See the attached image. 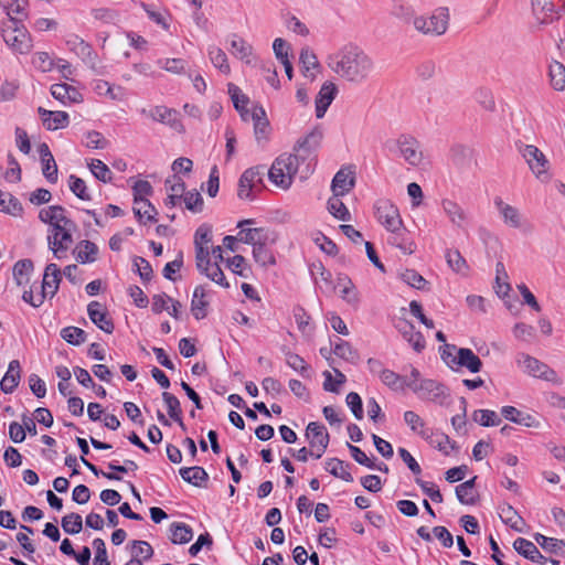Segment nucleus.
I'll return each instance as SVG.
<instances>
[{"label":"nucleus","instance_id":"44","mask_svg":"<svg viewBox=\"0 0 565 565\" xmlns=\"http://www.w3.org/2000/svg\"><path fill=\"white\" fill-rule=\"evenodd\" d=\"M380 380L383 384L388 386L394 391H402L407 386V380L392 370L386 369L385 372H382Z\"/></svg>","mask_w":565,"mask_h":565},{"label":"nucleus","instance_id":"53","mask_svg":"<svg viewBox=\"0 0 565 565\" xmlns=\"http://www.w3.org/2000/svg\"><path fill=\"white\" fill-rule=\"evenodd\" d=\"M333 353L351 363H355L359 359L356 351L352 349L349 342L338 339L334 343Z\"/></svg>","mask_w":565,"mask_h":565},{"label":"nucleus","instance_id":"24","mask_svg":"<svg viewBox=\"0 0 565 565\" xmlns=\"http://www.w3.org/2000/svg\"><path fill=\"white\" fill-rule=\"evenodd\" d=\"M420 437L424 438L430 446L438 449L444 455L448 456L450 450L455 448V443L450 441V438L440 431H434L431 429H422Z\"/></svg>","mask_w":565,"mask_h":565},{"label":"nucleus","instance_id":"9","mask_svg":"<svg viewBox=\"0 0 565 565\" xmlns=\"http://www.w3.org/2000/svg\"><path fill=\"white\" fill-rule=\"evenodd\" d=\"M324 132L321 126L313 127L303 138H300L294 147L295 156H298L302 163L309 159L321 146Z\"/></svg>","mask_w":565,"mask_h":565},{"label":"nucleus","instance_id":"14","mask_svg":"<svg viewBox=\"0 0 565 565\" xmlns=\"http://www.w3.org/2000/svg\"><path fill=\"white\" fill-rule=\"evenodd\" d=\"M65 44L70 51L75 53L84 63L90 67H95L97 65V54L94 52L92 45L85 42L78 35L70 34L65 40Z\"/></svg>","mask_w":565,"mask_h":565},{"label":"nucleus","instance_id":"42","mask_svg":"<svg viewBox=\"0 0 565 565\" xmlns=\"http://www.w3.org/2000/svg\"><path fill=\"white\" fill-rule=\"evenodd\" d=\"M513 547L520 555L527 559L541 557V552L537 550L536 545L523 537H518L513 543Z\"/></svg>","mask_w":565,"mask_h":565},{"label":"nucleus","instance_id":"64","mask_svg":"<svg viewBox=\"0 0 565 565\" xmlns=\"http://www.w3.org/2000/svg\"><path fill=\"white\" fill-rule=\"evenodd\" d=\"M300 64L302 65L305 75L307 76V73L311 70H315L319 66L318 58L316 54L309 49L303 47L300 52L299 56Z\"/></svg>","mask_w":565,"mask_h":565},{"label":"nucleus","instance_id":"63","mask_svg":"<svg viewBox=\"0 0 565 565\" xmlns=\"http://www.w3.org/2000/svg\"><path fill=\"white\" fill-rule=\"evenodd\" d=\"M0 209L1 211L14 216L20 215L23 210L19 200L13 198L11 194L6 195V198H0Z\"/></svg>","mask_w":565,"mask_h":565},{"label":"nucleus","instance_id":"48","mask_svg":"<svg viewBox=\"0 0 565 565\" xmlns=\"http://www.w3.org/2000/svg\"><path fill=\"white\" fill-rule=\"evenodd\" d=\"M285 360L287 365L294 371L298 372L303 377H309L310 366L300 355L292 352H287Z\"/></svg>","mask_w":565,"mask_h":565},{"label":"nucleus","instance_id":"2","mask_svg":"<svg viewBox=\"0 0 565 565\" xmlns=\"http://www.w3.org/2000/svg\"><path fill=\"white\" fill-rule=\"evenodd\" d=\"M1 35L4 43L15 54H29L33 49V39L20 19L10 17L2 22Z\"/></svg>","mask_w":565,"mask_h":565},{"label":"nucleus","instance_id":"49","mask_svg":"<svg viewBox=\"0 0 565 565\" xmlns=\"http://www.w3.org/2000/svg\"><path fill=\"white\" fill-rule=\"evenodd\" d=\"M254 260L262 267L270 266L275 264V257L270 249L267 247V243H263L253 248Z\"/></svg>","mask_w":565,"mask_h":565},{"label":"nucleus","instance_id":"17","mask_svg":"<svg viewBox=\"0 0 565 565\" xmlns=\"http://www.w3.org/2000/svg\"><path fill=\"white\" fill-rule=\"evenodd\" d=\"M306 437L311 448H318L320 452H324L328 448L330 436L323 425L316 422L309 423L306 429Z\"/></svg>","mask_w":565,"mask_h":565},{"label":"nucleus","instance_id":"22","mask_svg":"<svg viewBox=\"0 0 565 565\" xmlns=\"http://www.w3.org/2000/svg\"><path fill=\"white\" fill-rule=\"evenodd\" d=\"M39 115L42 118L43 126L47 130H57L62 129L68 126L70 124V116L65 111H52L44 109L42 107H39L38 109Z\"/></svg>","mask_w":565,"mask_h":565},{"label":"nucleus","instance_id":"29","mask_svg":"<svg viewBox=\"0 0 565 565\" xmlns=\"http://www.w3.org/2000/svg\"><path fill=\"white\" fill-rule=\"evenodd\" d=\"M21 366L18 360H12L9 363L8 371L0 382L1 390L4 393H12L20 382Z\"/></svg>","mask_w":565,"mask_h":565},{"label":"nucleus","instance_id":"54","mask_svg":"<svg viewBox=\"0 0 565 565\" xmlns=\"http://www.w3.org/2000/svg\"><path fill=\"white\" fill-rule=\"evenodd\" d=\"M226 266L232 273H234L243 278L248 277L249 267H248L244 256L235 255L231 258H227Z\"/></svg>","mask_w":565,"mask_h":565},{"label":"nucleus","instance_id":"31","mask_svg":"<svg viewBox=\"0 0 565 565\" xmlns=\"http://www.w3.org/2000/svg\"><path fill=\"white\" fill-rule=\"evenodd\" d=\"M98 248L90 241H82L77 244L74 254L81 264L93 263L97 258Z\"/></svg>","mask_w":565,"mask_h":565},{"label":"nucleus","instance_id":"35","mask_svg":"<svg viewBox=\"0 0 565 565\" xmlns=\"http://www.w3.org/2000/svg\"><path fill=\"white\" fill-rule=\"evenodd\" d=\"M338 286L341 288L340 296L344 301H347L349 305H352V306L359 305L360 296H359V292H358L355 286L353 285V282L351 281L350 278H348L345 276L339 277Z\"/></svg>","mask_w":565,"mask_h":565},{"label":"nucleus","instance_id":"10","mask_svg":"<svg viewBox=\"0 0 565 565\" xmlns=\"http://www.w3.org/2000/svg\"><path fill=\"white\" fill-rule=\"evenodd\" d=\"M516 362L524 369L526 373L534 377H540L551 382L558 381L557 374L554 370L550 369L546 364L529 354L520 353L518 355Z\"/></svg>","mask_w":565,"mask_h":565},{"label":"nucleus","instance_id":"11","mask_svg":"<svg viewBox=\"0 0 565 565\" xmlns=\"http://www.w3.org/2000/svg\"><path fill=\"white\" fill-rule=\"evenodd\" d=\"M263 172L258 168H249L243 172L238 180L237 195L242 200H252L253 193L260 190Z\"/></svg>","mask_w":565,"mask_h":565},{"label":"nucleus","instance_id":"32","mask_svg":"<svg viewBox=\"0 0 565 565\" xmlns=\"http://www.w3.org/2000/svg\"><path fill=\"white\" fill-rule=\"evenodd\" d=\"M33 263L31 259L18 260L13 266V279L18 286H25L30 281L33 271Z\"/></svg>","mask_w":565,"mask_h":565},{"label":"nucleus","instance_id":"46","mask_svg":"<svg viewBox=\"0 0 565 565\" xmlns=\"http://www.w3.org/2000/svg\"><path fill=\"white\" fill-rule=\"evenodd\" d=\"M209 57L212 62V64L218 68L222 73L228 74L231 68L230 64L227 62V56L223 50H221L217 46H210L209 47Z\"/></svg>","mask_w":565,"mask_h":565},{"label":"nucleus","instance_id":"18","mask_svg":"<svg viewBox=\"0 0 565 565\" xmlns=\"http://www.w3.org/2000/svg\"><path fill=\"white\" fill-rule=\"evenodd\" d=\"M338 93V87L332 82H326L321 86L318 95L316 96V116L317 118H322L331 105V103L334 100Z\"/></svg>","mask_w":565,"mask_h":565},{"label":"nucleus","instance_id":"59","mask_svg":"<svg viewBox=\"0 0 565 565\" xmlns=\"http://www.w3.org/2000/svg\"><path fill=\"white\" fill-rule=\"evenodd\" d=\"M134 213L139 218L142 220L143 217L149 222L156 221L157 210L156 207L149 202V200H145L140 202V204H135Z\"/></svg>","mask_w":565,"mask_h":565},{"label":"nucleus","instance_id":"21","mask_svg":"<svg viewBox=\"0 0 565 565\" xmlns=\"http://www.w3.org/2000/svg\"><path fill=\"white\" fill-rule=\"evenodd\" d=\"M354 173L347 169H340L332 179L331 190L335 196H343L354 188Z\"/></svg>","mask_w":565,"mask_h":565},{"label":"nucleus","instance_id":"57","mask_svg":"<svg viewBox=\"0 0 565 565\" xmlns=\"http://www.w3.org/2000/svg\"><path fill=\"white\" fill-rule=\"evenodd\" d=\"M162 399L168 408L169 416L174 422H180V415H182V409L180 405V401L171 393L163 392L162 393Z\"/></svg>","mask_w":565,"mask_h":565},{"label":"nucleus","instance_id":"25","mask_svg":"<svg viewBox=\"0 0 565 565\" xmlns=\"http://www.w3.org/2000/svg\"><path fill=\"white\" fill-rule=\"evenodd\" d=\"M250 119L254 122V134L258 142L267 140L270 131L269 121L263 107H253Z\"/></svg>","mask_w":565,"mask_h":565},{"label":"nucleus","instance_id":"23","mask_svg":"<svg viewBox=\"0 0 565 565\" xmlns=\"http://www.w3.org/2000/svg\"><path fill=\"white\" fill-rule=\"evenodd\" d=\"M39 218L43 223L49 224L50 227L62 223L64 225L68 224V226L72 225V220L67 217L66 210L61 205H51L42 209L39 212Z\"/></svg>","mask_w":565,"mask_h":565},{"label":"nucleus","instance_id":"43","mask_svg":"<svg viewBox=\"0 0 565 565\" xmlns=\"http://www.w3.org/2000/svg\"><path fill=\"white\" fill-rule=\"evenodd\" d=\"M326 470L330 472L332 476L340 478L347 482H352V475L345 469L342 460L337 458H331L326 461Z\"/></svg>","mask_w":565,"mask_h":565},{"label":"nucleus","instance_id":"58","mask_svg":"<svg viewBox=\"0 0 565 565\" xmlns=\"http://www.w3.org/2000/svg\"><path fill=\"white\" fill-rule=\"evenodd\" d=\"M62 527L68 534H77L83 529L82 516L77 513H70L62 518Z\"/></svg>","mask_w":565,"mask_h":565},{"label":"nucleus","instance_id":"50","mask_svg":"<svg viewBox=\"0 0 565 565\" xmlns=\"http://www.w3.org/2000/svg\"><path fill=\"white\" fill-rule=\"evenodd\" d=\"M328 210L338 220L349 221L351 218L345 204L340 200V196H335L334 194L328 201Z\"/></svg>","mask_w":565,"mask_h":565},{"label":"nucleus","instance_id":"45","mask_svg":"<svg viewBox=\"0 0 565 565\" xmlns=\"http://www.w3.org/2000/svg\"><path fill=\"white\" fill-rule=\"evenodd\" d=\"M252 52L253 49L246 41L241 38L233 36L231 41V53L234 56L245 61L246 63H249L248 57L252 55Z\"/></svg>","mask_w":565,"mask_h":565},{"label":"nucleus","instance_id":"51","mask_svg":"<svg viewBox=\"0 0 565 565\" xmlns=\"http://www.w3.org/2000/svg\"><path fill=\"white\" fill-rule=\"evenodd\" d=\"M61 337L67 343L79 345L86 341V332L77 327H66L61 330Z\"/></svg>","mask_w":565,"mask_h":565},{"label":"nucleus","instance_id":"41","mask_svg":"<svg viewBox=\"0 0 565 565\" xmlns=\"http://www.w3.org/2000/svg\"><path fill=\"white\" fill-rule=\"evenodd\" d=\"M32 65L42 73H49L55 67L53 56L47 52H35L31 60Z\"/></svg>","mask_w":565,"mask_h":565},{"label":"nucleus","instance_id":"4","mask_svg":"<svg viewBox=\"0 0 565 565\" xmlns=\"http://www.w3.org/2000/svg\"><path fill=\"white\" fill-rule=\"evenodd\" d=\"M449 10L446 7L435 9L430 15H416L413 18L414 29L424 34L438 36L446 33L449 25Z\"/></svg>","mask_w":565,"mask_h":565},{"label":"nucleus","instance_id":"47","mask_svg":"<svg viewBox=\"0 0 565 565\" xmlns=\"http://www.w3.org/2000/svg\"><path fill=\"white\" fill-rule=\"evenodd\" d=\"M446 260L448 266L457 274H468L469 267L467 265V262L458 250H447Z\"/></svg>","mask_w":565,"mask_h":565},{"label":"nucleus","instance_id":"56","mask_svg":"<svg viewBox=\"0 0 565 565\" xmlns=\"http://www.w3.org/2000/svg\"><path fill=\"white\" fill-rule=\"evenodd\" d=\"M68 185H70V190L78 199H81L83 201H90L92 200V196H90V194L87 191L86 182L83 179L72 174L70 177V179H68Z\"/></svg>","mask_w":565,"mask_h":565},{"label":"nucleus","instance_id":"34","mask_svg":"<svg viewBox=\"0 0 565 565\" xmlns=\"http://www.w3.org/2000/svg\"><path fill=\"white\" fill-rule=\"evenodd\" d=\"M193 537L190 525L182 522H173L170 525V540L173 544H185Z\"/></svg>","mask_w":565,"mask_h":565},{"label":"nucleus","instance_id":"19","mask_svg":"<svg viewBox=\"0 0 565 565\" xmlns=\"http://www.w3.org/2000/svg\"><path fill=\"white\" fill-rule=\"evenodd\" d=\"M87 313L92 322L100 330L106 333H111L114 331V323L100 302L92 301L87 306Z\"/></svg>","mask_w":565,"mask_h":565},{"label":"nucleus","instance_id":"3","mask_svg":"<svg viewBox=\"0 0 565 565\" xmlns=\"http://www.w3.org/2000/svg\"><path fill=\"white\" fill-rule=\"evenodd\" d=\"M300 162L302 161L294 153L280 154L268 171L269 180L284 190L289 189L299 170Z\"/></svg>","mask_w":565,"mask_h":565},{"label":"nucleus","instance_id":"61","mask_svg":"<svg viewBox=\"0 0 565 565\" xmlns=\"http://www.w3.org/2000/svg\"><path fill=\"white\" fill-rule=\"evenodd\" d=\"M399 277L404 282L417 289H424L427 284L425 278L414 269H405Z\"/></svg>","mask_w":565,"mask_h":565},{"label":"nucleus","instance_id":"52","mask_svg":"<svg viewBox=\"0 0 565 565\" xmlns=\"http://www.w3.org/2000/svg\"><path fill=\"white\" fill-rule=\"evenodd\" d=\"M88 168L97 180L104 183L111 181L113 173L110 169L102 160L93 159L88 163Z\"/></svg>","mask_w":565,"mask_h":565},{"label":"nucleus","instance_id":"33","mask_svg":"<svg viewBox=\"0 0 565 565\" xmlns=\"http://www.w3.org/2000/svg\"><path fill=\"white\" fill-rule=\"evenodd\" d=\"M238 239L253 246H258L263 243H267L269 239L268 232L264 228H246L241 230L238 233Z\"/></svg>","mask_w":565,"mask_h":565},{"label":"nucleus","instance_id":"39","mask_svg":"<svg viewBox=\"0 0 565 565\" xmlns=\"http://www.w3.org/2000/svg\"><path fill=\"white\" fill-rule=\"evenodd\" d=\"M548 76L552 87L555 90L565 89V66L557 61H553L548 67Z\"/></svg>","mask_w":565,"mask_h":565},{"label":"nucleus","instance_id":"28","mask_svg":"<svg viewBox=\"0 0 565 565\" xmlns=\"http://www.w3.org/2000/svg\"><path fill=\"white\" fill-rule=\"evenodd\" d=\"M198 270L205 275L209 279L220 285L223 288H230V282L226 280L223 270L221 269L217 262L211 264L210 256L205 258L201 267H196Z\"/></svg>","mask_w":565,"mask_h":565},{"label":"nucleus","instance_id":"6","mask_svg":"<svg viewBox=\"0 0 565 565\" xmlns=\"http://www.w3.org/2000/svg\"><path fill=\"white\" fill-rule=\"evenodd\" d=\"M375 217L391 234L405 232L397 206L387 199H379L374 204Z\"/></svg>","mask_w":565,"mask_h":565},{"label":"nucleus","instance_id":"16","mask_svg":"<svg viewBox=\"0 0 565 565\" xmlns=\"http://www.w3.org/2000/svg\"><path fill=\"white\" fill-rule=\"evenodd\" d=\"M148 116L156 121L170 126L178 132L184 131L183 125L179 119V114L174 109L166 106H156L148 113Z\"/></svg>","mask_w":565,"mask_h":565},{"label":"nucleus","instance_id":"38","mask_svg":"<svg viewBox=\"0 0 565 565\" xmlns=\"http://www.w3.org/2000/svg\"><path fill=\"white\" fill-rule=\"evenodd\" d=\"M205 290L202 286L194 289L191 301V311L195 319L201 320L206 316L207 301L205 300Z\"/></svg>","mask_w":565,"mask_h":565},{"label":"nucleus","instance_id":"60","mask_svg":"<svg viewBox=\"0 0 565 565\" xmlns=\"http://www.w3.org/2000/svg\"><path fill=\"white\" fill-rule=\"evenodd\" d=\"M185 207L193 212L200 213L203 209V199L198 191H189L182 196Z\"/></svg>","mask_w":565,"mask_h":565},{"label":"nucleus","instance_id":"8","mask_svg":"<svg viewBox=\"0 0 565 565\" xmlns=\"http://www.w3.org/2000/svg\"><path fill=\"white\" fill-rule=\"evenodd\" d=\"M399 158L412 167H418L424 159L418 140L409 135H401L390 148Z\"/></svg>","mask_w":565,"mask_h":565},{"label":"nucleus","instance_id":"40","mask_svg":"<svg viewBox=\"0 0 565 565\" xmlns=\"http://www.w3.org/2000/svg\"><path fill=\"white\" fill-rule=\"evenodd\" d=\"M500 518L501 520L510 525L513 530L518 532H522V525L524 524L523 519L518 514L515 509L511 505H503L500 509Z\"/></svg>","mask_w":565,"mask_h":565},{"label":"nucleus","instance_id":"36","mask_svg":"<svg viewBox=\"0 0 565 565\" xmlns=\"http://www.w3.org/2000/svg\"><path fill=\"white\" fill-rule=\"evenodd\" d=\"M94 90L99 96H106L111 100H122L125 97L124 88L113 86L107 81L98 79L95 82Z\"/></svg>","mask_w":565,"mask_h":565},{"label":"nucleus","instance_id":"13","mask_svg":"<svg viewBox=\"0 0 565 565\" xmlns=\"http://www.w3.org/2000/svg\"><path fill=\"white\" fill-rule=\"evenodd\" d=\"M212 227L207 224L200 225L194 234L195 265L201 267L205 258L210 256V244L212 243Z\"/></svg>","mask_w":565,"mask_h":565},{"label":"nucleus","instance_id":"7","mask_svg":"<svg viewBox=\"0 0 565 565\" xmlns=\"http://www.w3.org/2000/svg\"><path fill=\"white\" fill-rule=\"evenodd\" d=\"M76 224L72 221V225L57 224L49 230L47 243L55 258L62 259L66 256V252L73 244V232Z\"/></svg>","mask_w":565,"mask_h":565},{"label":"nucleus","instance_id":"37","mask_svg":"<svg viewBox=\"0 0 565 565\" xmlns=\"http://www.w3.org/2000/svg\"><path fill=\"white\" fill-rule=\"evenodd\" d=\"M180 476L185 482L195 487H202L203 481L209 479L207 472L202 467H185L179 470Z\"/></svg>","mask_w":565,"mask_h":565},{"label":"nucleus","instance_id":"12","mask_svg":"<svg viewBox=\"0 0 565 565\" xmlns=\"http://www.w3.org/2000/svg\"><path fill=\"white\" fill-rule=\"evenodd\" d=\"M407 387H409L420 399L436 402L445 396L444 386L429 379H423L419 383L408 381Z\"/></svg>","mask_w":565,"mask_h":565},{"label":"nucleus","instance_id":"5","mask_svg":"<svg viewBox=\"0 0 565 565\" xmlns=\"http://www.w3.org/2000/svg\"><path fill=\"white\" fill-rule=\"evenodd\" d=\"M519 152L529 166V169L541 182H548L550 161L546 156L534 145H519Z\"/></svg>","mask_w":565,"mask_h":565},{"label":"nucleus","instance_id":"15","mask_svg":"<svg viewBox=\"0 0 565 565\" xmlns=\"http://www.w3.org/2000/svg\"><path fill=\"white\" fill-rule=\"evenodd\" d=\"M494 206L498 210L501 218L503 220V223L512 228H522L524 225V220L515 206L505 203L502 198L497 196L494 198Z\"/></svg>","mask_w":565,"mask_h":565},{"label":"nucleus","instance_id":"62","mask_svg":"<svg viewBox=\"0 0 565 565\" xmlns=\"http://www.w3.org/2000/svg\"><path fill=\"white\" fill-rule=\"evenodd\" d=\"M228 93L231 94L234 107L241 114V117L245 118L244 106L247 105L248 98L242 94L241 89L234 84L228 85Z\"/></svg>","mask_w":565,"mask_h":565},{"label":"nucleus","instance_id":"55","mask_svg":"<svg viewBox=\"0 0 565 565\" xmlns=\"http://www.w3.org/2000/svg\"><path fill=\"white\" fill-rule=\"evenodd\" d=\"M473 420L479 423L481 426H498L501 423L500 417L494 411L479 409L473 413Z\"/></svg>","mask_w":565,"mask_h":565},{"label":"nucleus","instance_id":"27","mask_svg":"<svg viewBox=\"0 0 565 565\" xmlns=\"http://www.w3.org/2000/svg\"><path fill=\"white\" fill-rule=\"evenodd\" d=\"M452 362L461 367L468 369L471 373H477L482 367V362L479 356L467 348L458 349L457 355L454 356Z\"/></svg>","mask_w":565,"mask_h":565},{"label":"nucleus","instance_id":"1","mask_svg":"<svg viewBox=\"0 0 565 565\" xmlns=\"http://www.w3.org/2000/svg\"><path fill=\"white\" fill-rule=\"evenodd\" d=\"M327 66L340 78L351 84H362L375 72V62L362 47L349 43L326 60Z\"/></svg>","mask_w":565,"mask_h":565},{"label":"nucleus","instance_id":"20","mask_svg":"<svg viewBox=\"0 0 565 565\" xmlns=\"http://www.w3.org/2000/svg\"><path fill=\"white\" fill-rule=\"evenodd\" d=\"M441 207L454 226L461 230L466 227L468 214L461 205L452 200L444 199L441 201Z\"/></svg>","mask_w":565,"mask_h":565},{"label":"nucleus","instance_id":"26","mask_svg":"<svg viewBox=\"0 0 565 565\" xmlns=\"http://www.w3.org/2000/svg\"><path fill=\"white\" fill-rule=\"evenodd\" d=\"M61 277V270L56 264L51 263L45 267L42 281V291L44 295L53 297L56 294Z\"/></svg>","mask_w":565,"mask_h":565},{"label":"nucleus","instance_id":"30","mask_svg":"<svg viewBox=\"0 0 565 565\" xmlns=\"http://www.w3.org/2000/svg\"><path fill=\"white\" fill-rule=\"evenodd\" d=\"M477 476L470 480L456 487V495L460 503L466 505H472L477 501V491L475 490V483Z\"/></svg>","mask_w":565,"mask_h":565}]
</instances>
